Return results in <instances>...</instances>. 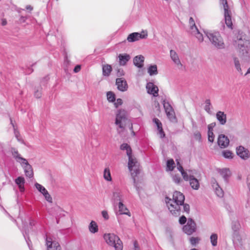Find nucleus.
I'll list each match as a JSON object with an SVG mask.
<instances>
[{
  "mask_svg": "<svg viewBox=\"0 0 250 250\" xmlns=\"http://www.w3.org/2000/svg\"><path fill=\"white\" fill-rule=\"evenodd\" d=\"M189 23L190 26V33L193 35L200 42H202L204 41V38L203 34L201 33L197 27L195 25V23L192 17H190L189 20Z\"/></svg>",
  "mask_w": 250,
  "mask_h": 250,
  "instance_id": "nucleus-11",
  "label": "nucleus"
},
{
  "mask_svg": "<svg viewBox=\"0 0 250 250\" xmlns=\"http://www.w3.org/2000/svg\"><path fill=\"white\" fill-rule=\"evenodd\" d=\"M45 199L49 203H52V198L47 190L42 194Z\"/></svg>",
  "mask_w": 250,
  "mask_h": 250,
  "instance_id": "nucleus-43",
  "label": "nucleus"
},
{
  "mask_svg": "<svg viewBox=\"0 0 250 250\" xmlns=\"http://www.w3.org/2000/svg\"><path fill=\"white\" fill-rule=\"evenodd\" d=\"M118 62L121 66H125L129 61L131 57L130 55L126 53L120 54L118 56Z\"/></svg>",
  "mask_w": 250,
  "mask_h": 250,
  "instance_id": "nucleus-22",
  "label": "nucleus"
},
{
  "mask_svg": "<svg viewBox=\"0 0 250 250\" xmlns=\"http://www.w3.org/2000/svg\"><path fill=\"white\" fill-rule=\"evenodd\" d=\"M119 211L116 213L117 216L119 215L125 214L129 216H131L130 212L128 211L127 208L124 205L122 201H120L118 204Z\"/></svg>",
  "mask_w": 250,
  "mask_h": 250,
  "instance_id": "nucleus-21",
  "label": "nucleus"
},
{
  "mask_svg": "<svg viewBox=\"0 0 250 250\" xmlns=\"http://www.w3.org/2000/svg\"><path fill=\"white\" fill-rule=\"evenodd\" d=\"M11 120V124L12 125H13V127L14 128V134H15V136L16 137V138H17V139L18 140V141H21V136H20V133L19 132V131L18 130H17L15 128V126L14 125V124H13L12 123V121L11 119H10Z\"/></svg>",
  "mask_w": 250,
  "mask_h": 250,
  "instance_id": "nucleus-42",
  "label": "nucleus"
},
{
  "mask_svg": "<svg viewBox=\"0 0 250 250\" xmlns=\"http://www.w3.org/2000/svg\"><path fill=\"white\" fill-rule=\"evenodd\" d=\"M233 61L235 69L240 75H242L243 72L241 67V64L238 59L237 57H234Z\"/></svg>",
  "mask_w": 250,
  "mask_h": 250,
  "instance_id": "nucleus-34",
  "label": "nucleus"
},
{
  "mask_svg": "<svg viewBox=\"0 0 250 250\" xmlns=\"http://www.w3.org/2000/svg\"><path fill=\"white\" fill-rule=\"evenodd\" d=\"M26 9L27 10H33V7L31 5H27L26 6Z\"/></svg>",
  "mask_w": 250,
  "mask_h": 250,
  "instance_id": "nucleus-64",
  "label": "nucleus"
},
{
  "mask_svg": "<svg viewBox=\"0 0 250 250\" xmlns=\"http://www.w3.org/2000/svg\"><path fill=\"white\" fill-rule=\"evenodd\" d=\"M223 156L226 159H232L233 153L229 150H224L222 151Z\"/></svg>",
  "mask_w": 250,
  "mask_h": 250,
  "instance_id": "nucleus-38",
  "label": "nucleus"
},
{
  "mask_svg": "<svg viewBox=\"0 0 250 250\" xmlns=\"http://www.w3.org/2000/svg\"><path fill=\"white\" fill-rule=\"evenodd\" d=\"M127 156L128 158V167L133 178L134 187L139 193V188L138 187L137 184L136 182L135 177L140 173L139 168V164L136 159L133 157L132 154L127 155Z\"/></svg>",
  "mask_w": 250,
  "mask_h": 250,
  "instance_id": "nucleus-4",
  "label": "nucleus"
},
{
  "mask_svg": "<svg viewBox=\"0 0 250 250\" xmlns=\"http://www.w3.org/2000/svg\"><path fill=\"white\" fill-rule=\"evenodd\" d=\"M208 141L211 143L213 142L214 135L212 131L208 132Z\"/></svg>",
  "mask_w": 250,
  "mask_h": 250,
  "instance_id": "nucleus-47",
  "label": "nucleus"
},
{
  "mask_svg": "<svg viewBox=\"0 0 250 250\" xmlns=\"http://www.w3.org/2000/svg\"><path fill=\"white\" fill-rule=\"evenodd\" d=\"M148 36L147 30H143L141 33L133 32L129 34L127 38V41L129 42H133L140 39H146Z\"/></svg>",
  "mask_w": 250,
  "mask_h": 250,
  "instance_id": "nucleus-9",
  "label": "nucleus"
},
{
  "mask_svg": "<svg viewBox=\"0 0 250 250\" xmlns=\"http://www.w3.org/2000/svg\"><path fill=\"white\" fill-rule=\"evenodd\" d=\"M198 241L199 239L197 237H192L190 238V242L192 245H195Z\"/></svg>",
  "mask_w": 250,
  "mask_h": 250,
  "instance_id": "nucleus-52",
  "label": "nucleus"
},
{
  "mask_svg": "<svg viewBox=\"0 0 250 250\" xmlns=\"http://www.w3.org/2000/svg\"><path fill=\"white\" fill-rule=\"evenodd\" d=\"M162 104L167 118L170 121H174L175 120L176 117L175 112L169 102L165 99L163 100Z\"/></svg>",
  "mask_w": 250,
  "mask_h": 250,
  "instance_id": "nucleus-10",
  "label": "nucleus"
},
{
  "mask_svg": "<svg viewBox=\"0 0 250 250\" xmlns=\"http://www.w3.org/2000/svg\"><path fill=\"white\" fill-rule=\"evenodd\" d=\"M194 137L195 138V139L197 140H199V141H200L201 140V134L200 133V132L198 131H195V132H194Z\"/></svg>",
  "mask_w": 250,
  "mask_h": 250,
  "instance_id": "nucleus-50",
  "label": "nucleus"
},
{
  "mask_svg": "<svg viewBox=\"0 0 250 250\" xmlns=\"http://www.w3.org/2000/svg\"><path fill=\"white\" fill-rule=\"evenodd\" d=\"M237 155L242 159L247 160L250 155L249 150L242 146H237L236 148Z\"/></svg>",
  "mask_w": 250,
  "mask_h": 250,
  "instance_id": "nucleus-13",
  "label": "nucleus"
},
{
  "mask_svg": "<svg viewBox=\"0 0 250 250\" xmlns=\"http://www.w3.org/2000/svg\"><path fill=\"white\" fill-rule=\"evenodd\" d=\"M35 187L42 194L47 191L46 189L43 186L38 183L35 184Z\"/></svg>",
  "mask_w": 250,
  "mask_h": 250,
  "instance_id": "nucleus-39",
  "label": "nucleus"
},
{
  "mask_svg": "<svg viewBox=\"0 0 250 250\" xmlns=\"http://www.w3.org/2000/svg\"><path fill=\"white\" fill-rule=\"evenodd\" d=\"M12 154L16 162L21 164V167L24 170V172L26 177L29 178H32L34 175L33 168L29 164L27 160L22 157L21 154L19 153L18 150L15 148L12 149Z\"/></svg>",
  "mask_w": 250,
  "mask_h": 250,
  "instance_id": "nucleus-3",
  "label": "nucleus"
},
{
  "mask_svg": "<svg viewBox=\"0 0 250 250\" xmlns=\"http://www.w3.org/2000/svg\"><path fill=\"white\" fill-rule=\"evenodd\" d=\"M145 58L142 55H138L133 59L134 65L139 68H142L144 66Z\"/></svg>",
  "mask_w": 250,
  "mask_h": 250,
  "instance_id": "nucleus-23",
  "label": "nucleus"
},
{
  "mask_svg": "<svg viewBox=\"0 0 250 250\" xmlns=\"http://www.w3.org/2000/svg\"><path fill=\"white\" fill-rule=\"evenodd\" d=\"M217 171L221 175L225 182L228 184L231 176V172L229 169L228 168H218Z\"/></svg>",
  "mask_w": 250,
  "mask_h": 250,
  "instance_id": "nucleus-14",
  "label": "nucleus"
},
{
  "mask_svg": "<svg viewBox=\"0 0 250 250\" xmlns=\"http://www.w3.org/2000/svg\"><path fill=\"white\" fill-rule=\"evenodd\" d=\"M102 215L103 217L105 220H108L109 219V216H108V213H107V211H106V210L102 211Z\"/></svg>",
  "mask_w": 250,
  "mask_h": 250,
  "instance_id": "nucleus-54",
  "label": "nucleus"
},
{
  "mask_svg": "<svg viewBox=\"0 0 250 250\" xmlns=\"http://www.w3.org/2000/svg\"><path fill=\"white\" fill-rule=\"evenodd\" d=\"M104 178L107 181L110 182L112 181V177L109 167L104 168Z\"/></svg>",
  "mask_w": 250,
  "mask_h": 250,
  "instance_id": "nucleus-32",
  "label": "nucleus"
},
{
  "mask_svg": "<svg viewBox=\"0 0 250 250\" xmlns=\"http://www.w3.org/2000/svg\"><path fill=\"white\" fill-rule=\"evenodd\" d=\"M116 84L119 90L124 92L127 90L128 86L125 80L123 78H118L116 80Z\"/></svg>",
  "mask_w": 250,
  "mask_h": 250,
  "instance_id": "nucleus-15",
  "label": "nucleus"
},
{
  "mask_svg": "<svg viewBox=\"0 0 250 250\" xmlns=\"http://www.w3.org/2000/svg\"><path fill=\"white\" fill-rule=\"evenodd\" d=\"M26 19H27L26 17L21 16L19 19V22L20 23H23V22H25Z\"/></svg>",
  "mask_w": 250,
  "mask_h": 250,
  "instance_id": "nucleus-58",
  "label": "nucleus"
},
{
  "mask_svg": "<svg viewBox=\"0 0 250 250\" xmlns=\"http://www.w3.org/2000/svg\"><path fill=\"white\" fill-rule=\"evenodd\" d=\"M6 24H7V21H6V19H2V21H1V24H2V25L4 26V25H5Z\"/></svg>",
  "mask_w": 250,
  "mask_h": 250,
  "instance_id": "nucleus-63",
  "label": "nucleus"
},
{
  "mask_svg": "<svg viewBox=\"0 0 250 250\" xmlns=\"http://www.w3.org/2000/svg\"><path fill=\"white\" fill-rule=\"evenodd\" d=\"M15 183L18 185L21 192H23L25 190V179L22 176L18 177L15 180Z\"/></svg>",
  "mask_w": 250,
  "mask_h": 250,
  "instance_id": "nucleus-26",
  "label": "nucleus"
},
{
  "mask_svg": "<svg viewBox=\"0 0 250 250\" xmlns=\"http://www.w3.org/2000/svg\"><path fill=\"white\" fill-rule=\"evenodd\" d=\"M120 149L122 150H126L127 155L132 154V149L130 146L127 143H123L120 146Z\"/></svg>",
  "mask_w": 250,
  "mask_h": 250,
  "instance_id": "nucleus-31",
  "label": "nucleus"
},
{
  "mask_svg": "<svg viewBox=\"0 0 250 250\" xmlns=\"http://www.w3.org/2000/svg\"><path fill=\"white\" fill-rule=\"evenodd\" d=\"M196 224L192 218H188L187 223L183 227V231L188 235H191L196 231Z\"/></svg>",
  "mask_w": 250,
  "mask_h": 250,
  "instance_id": "nucleus-12",
  "label": "nucleus"
},
{
  "mask_svg": "<svg viewBox=\"0 0 250 250\" xmlns=\"http://www.w3.org/2000/svg\"><path fill=\"white\" fill-rule=\"evenodd\" d=\"M113 197L115 201H122L123 195L120 192L116 191L113 193Z\"/></svg>",
  "mask_w": 250,
  "mask_h": 250,
  "instance_id": "nucleus-40",
  "label": "nucleus"
},
{
  "mask_svg": "<svg viewBox=\"0 0 250 250\" xmlns=\"http://www.w3.org/2000/svg\"><path fill=\"white\" fill-rule=\"evenodd\" d=\"M206 35L211 44L218 49H222L225 48V44L222 37L218 32L207 33Z\"/></svg>",
  "mask_w": 250,
  "mask_h": 250,
  "instance_id": "nucleus-6",
  "label": "nucleus"
},
{
  "mask_svg": "<svg viewBox=\"0 0 250 250\" xmlns=\"http://www.w3.org/2000/svg\"><path fill=\"white\" fill-rule=\"evenodd\" d=\"M181 173L185 181H188L190 179L191 175H188V173L184 170L181 171Z\"/></svg>",
  "mask_w": 250,
  "mask_h": 250,
  "instance_id": "nucleus-45",
  "label": "nucleus"
},
{
  "mask_svg": "<svg viewBox=\"0 0 250 250\" xmlns=\"http://www.w3.org/2000/svg\"><path fill=\"white\" fill-rule=\"evenodd\" d=\"M229 139L224 134H221L219 136L217 143L218 145L221 148H225L227 147L229 144Z\"/></svg>",
  "mask_w": 250,
  "mask_h": 250,
  "instance_id": "nucleus-20",
  "label": "nucleus"
},
{
  "mask_svg": "<svg viewBox=\"0 0 250 250\" xmlns=\"http://www.w3.org/2000/svg\"><path fill=\"white\" fill-rule=\"evenodd\" d=\"M170 56L172 61L178 67L180 66L181 67L182 66V64L180 62L179 56L174 50H170Z\"/></svg>",
  "mask_w": 250,
  "mask_h": 250,
  "instance_id": "nucleus-25",
  "label": "nucleus"
},
{
  "mask_svg": "<svg viewBox=\"0 0 250 250\" xmlns=\"http://www.w3.org/2000/svg\"><path fill=\"white\" fill-rule=\"evenodd\" d=\"M107 99L109 102L114 103L116 101V96L112 91H108L106 93Z\"/></svg>",
  "mask_w": 250,
  "mask_h": 250,
  "instance_id": "nucleus-36",
  "label": "nucleus"
},
{
  "mask_svg": "<svg viewBox=\"0 0 250 250\" xmlns=\"http://www.w3.org/2000/svg\"><path fill=\"white\" fill-rule=\"evenodd\" d=\"M34 96H35L37 98H40V97H41V96H42V94H41V91H39V90H36V91L35 92Z\"/></svg>",
  "mask_w": 250,
  "mask_h": 250,
  "instance_id": "nucleus-59",
  "label": "nucleus"
},
{
  "mask_svg": "<svg viewBox=\"0 0 250 250\" xmlns=\"http://www.w3.org/2000/svg\"><path fill=\"white\" fill-rule=\"evenodd\" d=\"M175 167V163L172 159H168L167 161V170L170 171L173 170Z\"/></svg>",
  "mask_w": 250,
  "mask_h": 250,
  "instance_id": "nucleus-35",
  "label": "nucleus"
},
{
  "mask_svg": "<svg viewBox=\"0 0 250 250\" xmlns=\"http://www.w3.org/2000/svg\"><path fill=\"white\" fill-rule=\"evenodd\" d=\"M210 240L211 245L213 247L217 245L218 235L216 233H212L210 236Z\"/></svg>",
  "mask_w": 250,
  "mask_h": 250,
  "instance_id": "nucleus-37",
  "label": "nucleus"
},
{
  "mask_svg": "<svg viewBox=\"0 0 250 250\" xmlns=\"http://www.w3.org/2000/svg\"><path fill=\"white\" fill-rule=\"evenodd\" d=\"M234 44L238 50L240 57L245 61L250 59V40L245 34L239 33L234 40Z\"/></svg>",
  "mask_w": 250,
  "mask_h": 250,
  "instance_id": "nucleus-1",
  "label": "nucleus"
},
{
  "mask_svg": "<svg viewBox=\"0 0 250 250\" xmlns=\"http://www.w3.org/2000/svg\"><path fill=\"white\" fill-rule=\"evenodd\" d=\"M172 180L173 182L177 184H179L182 181V180L180 176L178 174H175L172 176Z\"/></svg>",
  "mask_w": 250,
  "mask_h": 250,
  "instance_id": "nucleus-44",
  "label": "nucleus"
},
{
  "mask_svg": "<svg viewBox=\"0 0 250 250\" xmlns=\"http://www.w3.org/2000/svg\"><path fill=\"white\" fill-rule=\"evenodd\" d=\"M81 68V65L77 64L75 66V67L73 69V71L75 73H78L80 71Z\"/></svg>",
  "mask_w": 250,
  "mask_h": 250,
  "instance_id": "nucleus-57",
  "label": "nucleus"
},
{
  "mask_svg": "<svg viewBox=\"0 0 250 250\" xmlns=\"http://www.w3.org/2000/svg\"><path fill=\"white\" fill-rule=\"evenodd\" d=\"M181 206H183V212H186L187 213H189L190 211V207L189 205L188 204H185L184 202L183 203V204L182 205H180Z\"/></svg>",
  "mask_w": 250,
  "mask_h": 250,
  "instance_id": "nucleus-46",
  "label": "nucleus"
},
{
  "mask_svg": "<svg viewBox=\"0 0 250 250\" xmlns=\"http://www.w3.org/2000/svg\"><path fill=\"white\" fill-rule=\"evenodd\" d=\"M33 71V69L31 67H28L27 68H26L25 69V70L24 72L25 73V74L29 75V74H31Z\"/></svg>",
  "mask_w": 250,
  "mask_h": 250,
  "instance_id": "nucleus-56",
  "label": "nucleus"
},
{
  "mask_svg": "<svg viewBox=\"0 0 250 250\" xmlns=\"http://www.w3.org/2000/svg\"><path fill=\"white\" fill-rule=\"evenodd\" d=\"M22 234L25 238V240L27 245H28L29 248L30 249V243H31V241L30 240L29 237L28 236L27 237V234L26 232V231L22 232Z\"/></svg>",
  "mask_w": 250,
  "mask_h": 250,
  "instance_id": "nucleus-48",
  "label": "nucleus"
},
{
  "mask_svg": "<svg viewBox=\"0 0 250 250\" xmlns=\"http://www.w3.org/2000/svg\"><path fill=\"white\" fill-rule=\"evenodd\" d=\"M125 75V72L122 68L118 69L116 73V75L118 77H122Z\"/></svg>",
  "mask_w": 250,
  "mask_h": 250,
  "instance_id": "nucleus-53",
  "label": "nucleus"
},
{
  "mask_svg": "<svg viewBox=\"0 0 250 250\" xmlns=\"http://www.w3.org/2000/svg\"><path fill=\"white\" fill-rule=\"evenodd\" d=\"M114 103V105L116 108L118 107L120 105H121L123 104V101L121 99H117Z\"/></svg>",
  "mask_w": 250,
  "mask_h": 250,
  "instance_id": "nucleus-49",
  "label": "nucleus"
},
{
  "mask_svg": "<svg viewBox=\"0 0 250 250\" xmlns=\"http://www.w3.org/2000/svg\"><path fill=\"white\" fill-rule=\"evenodd\" d=\"M165 201L170 212L174 216L180 214V205L183 204L185 196L180 191H175L173 194V201L168 197H166Z\"/></svg>",
  "mask_w": 250,
  "mask_h": 250,
  "instance_id": "nucleus-2",
  "label": "nucleus"
},
{
  "mask_svg": "<svg viewBox=\"0 0 250 250\" xmlns=\"http://www.w3.org/2000/svg\"><path fill=\"white\" fill-rule=\"evenodd\" d=\"M134 249L135 250H140L138 243L136 241H135L133 243Z\"/></svg>",
  "mask_w": 250,
  "mask_h": 250,
  "instance_id": "nucleus-60",
  "label": "nucleus"
},
{
  "mask_svg": "<svg viewBox=\"0 0 250 250\" xmlns=\"http://www.w3.org/2000/svg\"><path fill=\"white\" fill-rule=\"evenodd\" d=\"M211 183L212 186L215 190V192L217 196L219 197H222L224 195V191L219 185L215 179L213 178L211 180Z\"/></svg>",
  "mask_w": 250,
  "mask_h": 250,
  "instance_id": "nucleus-18",
  "label": "nucleus"
},
{
  "mask_svg": "<svg viewBox=\"0 0 250 250\" xmlns=\"http://www.w3.org/2000/svg\"><path fill=\"white\" fill-rule=\"evenodd\" d=\"M112 68L110 65L106 64L103 66V75L104 76L108 77L110 75Z\"/></svg>",
  "mask_w": 250,
  "mask_h": 250,
  "instance_id": "nucleus-30",
  "label": "nucleus"
},
{
  "mask_svg": "<svg viewBox=\"0 0 250 250\" xmlns=\"http://www.w3.org/2000/svg\"><path fill=\"white\" fill-rule=\"evenodd\" d=\"M127 121L126 112L124 109H119L116 115L115 124L122 130L125 129Z\"/></svg>",
  "mask_w": 250,
  "mask_h": 250,
  "instance_id": "nucleus-7",
  "label": "nucleus"
},
{
  "mask_svg": "<svg viewBox=\"0 0 250 250\" xmlns=\"http://www.w3.org/2000/svg\"><path fill=\"white\" fill-rule=\"evenodd\" d=\"M215 125H216L215 123H212L208 125V132H209V131L213 132V128L215 126Z\"/></svg>",
  "mask_w": 250,
  "mask_h": 250,
  "instance_id": "nucleus-55",
  "label": "nucleus"
},
{
  "mask_svg": "<svg viewBox=\"0 0 250 250\" xmlns=\"http://www.w3.org/2000/svg\"><path fill=\"white\" fill-rule=\"evenodd\" d=\"M188 181H189V185L193 189L198 190L199 188V182L193 175H190V178Z\"/></svg>",
  "mask_w": 250,
  "mask_h": 250,
  "instance_id": "nucleus-27",
  "label": "nucleus"
},
{
  "mask_svg": "<svg viewBox=\"0 0 250 250\" xmlns=\"http://www.w3.org/2000/svg\"><path fill=\"white\" fill-rule=\"evenodd\" d=\"M89 231L92 233H95L98 231L99 229L97 223L94 221H91L88 226Z\"/></svg>",
  "mask_w": 250,
  "mask_h": 250,
  "instance_id": "nucleus-29",
  "label": "nucleus"
},
{
  "mask_svg": "<svg viewBox=\"0 0 250 250\" xmlns=\"http://www.w3.org/2000/svg\"><path fill=\"white\" fill-rule=\"evenodd\" d=\"M147 72L150 76L155 75L158 74L157 66L156 65H150L147 69Z\"/></svg>",
  "mask_w": 250,
  "mask_h": 250,
  "instance_id": "nucleus-33",
  "label": "nucleus"
},
{
  "mask_svg": "<svg viewBox=\"0 0 250 250\" xmlns=\"http://www.w3.org/2000/svg\"><path fill=\"white\" fill-rule=\"evenodd\" d=\"M216 117L221 125H225L227 123V115L223 111H219L216 114Z\"/></svg>",
  "mask_w": 250,
  "mask_h": 250,
  "instance_id": "nucleus-24",
  "label": "nucleus"
},
{
  "mask_svg": "<svg viewBox=\"0 0 250 250\" xmlns=\"http://www.w3.org/2000/svg\"><path fill=\"white\" fill-rule=\"evenodd\" d=\"M205 106L204 107L205 110L208 112V114H211L210 108V106L211 105V103L209 99H207L205 101Z\"/></svg>",
  "mask_w": 250,
  "mask_h": 250,
  "instance_id": "nucleus-41",
  "label": "nucleus"
},
{
  "mask_svg": "<svg viewBox=\"0 0 250 250\" xmlns=\"http://www.w3.org/2000/svg\"><path fill=\"white\" fill-rule=\"evenodd\" d=\"M36 224V222L35 220H33V219H30V222H29V225L30 226H35Z\"/></svg>",
  "mask_w": 250,
  "mask_h": 250,
  "instance_id": "nucleus-61",
  "label": "nucleus"
},
{
  "mask_svg": "<svg viewBox=\"0 0 250 250\" xmlns=\"http://www.w3.org/2000/svg\"><path fill=\"white\" fill-rule=\"evenodd\" d=\"M104 238L106 243L114 248L115 250H122L123 243L119 237L114 233L104 234Z\"/></svg>",
  "mask_w": 250,
  "mask_h": 250,
  "instance_id": "nucleus-5",
  "label": "nucleus"
},
{
  "mask_svg": "<svg viewBox=\"0 0 250 250\" xmlns=\"http://www.w3.org/2000/svg\"><path fill=\"white\" fill-rule=\"evenodd\" d=\"M241 228V226L239 221L234 220L232 221L231 228L234 231V235L237 237H240L239 235V230Z\"/></svg>",
  "mask_w": 250,
  "mask_h": 250,
  "instance_id": "nucleus-28",
  "label": "nucleus"
},
{
  "mask_svg": "<svg viewBox=\"0 0 250 250\" xmlns=\"http://www.w3.org/2000/svg\"><path fill=\"white\" fill-rule=\"evenodd\" d=\"M146 88L148 94L152 95L154 97L158 96V88L153 83H147L146 85Z\"/></svg>",
  "mask_w": 250,
  "mask_h": 250,
  "instance_id": "nucleus-16",
  "label": "nucleus"
},
{
  "mask_svg": "<svg viewBox=\"0 0 250 250\" xmlns=\"http://www.w3.org/2000/svg\"><path fill=\"white\" fill-rule=\"evenodd\" d=\"M177 168L180 172L184 170L182 166H177Z\"/></svg>",
  "mask_w": 250,
  "mask_h": 250,
  "instance_id": "nucleus-62",
  "label": "nucleus"
},
{
  "mask_svg": "<svg viewBox=\"0 0 250 250\" xmlns=\"http://www.w3.org/2000/svg\"><path fill=\"white\" fill-rule=\"evenodd\" d=\"M46 245L47 250H61L60 245L58 243L52 242L50 237H46Z\"/></svg>",
  "mask_w": 250,
  "mask_h": 250,
  "instance_id": "nucleus-17",
  "label": "nucleus"
},
{
  "mask_svg": "<svg viewBox=\"0 0 250 250\" xmlns=\"http://www.w3.org/2000/svg\"><path fill=\"white\" fill-rule=\"evenodd\" d=\"M221 3L223 5L224 10V19L227 26L232 29V22L231 17V11L229 10V5L227 0H220Z\"/></svg>",
  "mask_w": 250,
  "mask_h": 250,
  "instance_id": "nucleus-8",
  "label": "nucleus"
},
{
  "mask_svg": "<svg viewBox=\"0 0 250 250\" xmlns=\"http://www.w3.org/2000/svg\"><path fill=\"white\" fill-rule=\"evenodd\" d=\"M152 122L156 125L158 131V135L161 138H164L165 137V133L163 130L162 124L161 121L157 118H154Z\"/></svg>",
  "mask_w": 250,
  "mask_h": 250,
  "instance_id": "nucleus-19",
  "label": "nucleus"
},
{
  "mask_svg": "<svg viewBox=\"0 0 250 250\" xmlns=\"http://www.w3.org/2000/svg\"><path fill=\"white\" fill-rule=\"evenodd\" d=\"M187 221V218L184 216L182 215L179 218V222L181 225L185 224Z\"/></svg>",
  "mask_w": 250,
  "mask_h": 250,
  "instance_id": "nucleus-51",
  "label": "nucleus"
}]
</instances>
